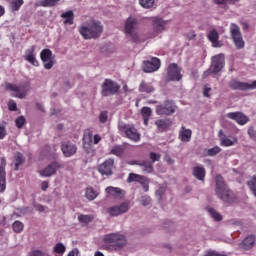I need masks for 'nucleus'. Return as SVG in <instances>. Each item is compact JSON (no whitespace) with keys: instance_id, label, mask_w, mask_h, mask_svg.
Returning <instances> with one entry per match:
<instances>
[{"instance_id":"nucleus-19","label":"nucleus","mask_w":256,"mask_h":256,"mask_svg":"<svg viewBox=\"0 0 256 256\" xmlns=\"http://www.w3.org/2000/svg\"><path fill=\"white\" fill-rule=\"evenodd\" d=\"M5 165H7V161L5 158H1V164H0V193H3L5 189H7V180L6 172H5Z\"/></svg>"},{"instance_id":"nucleus-38","label":"nucleus","mask_w":256,"mask_h":256,"mask_svg":"<svg viewBox=\"0 0 256 256\" xmlns=\"http://www.w3.org/2000/svg\"><path fill=\"white\" fill-rule=\"evenodd\" d=\"M23 3H24L23 0H12L10 2L11 11L12 12L19 11L21 9V5H23Z\"/></svg>"},{"instance_id":"nucleus-35","label":"nucleus","mask_w":256,"mask_h":256,"mask_svg":"<svg viewBox=\"0 0 256 256\" xmlns=\"http://www.w3.org/2000/svg\"><path fill=\"white\" fill-rule=\"evenodd\" d=\"M145 176L135 174V173H130L127 178V183H140V181L144 178Z\"/></svg>"},{"instance_id":"nucleus-2","label":"nucleus","mask_w":256,"mask_h":256,"mask_svg":"<svg viewBox=\"0 0 256 256\" xmlns=\"http://www.w3.org/2000/svg\"><path fill=\"white\" fill-rule=\"evenodd\" d=\"M79 33L84 39H97L103 33V24L98 20H91L89 24L79 27Z\"/></svg>"},{"instance_id":"nucleus-15","label":"nucleus","mask_w":256,"mask_h":256,"mask_svg":"<svg viewBox=\"0 0 256 256\" xmlns=\"http://www.w3.org/2000/svg\"><path fill=\"white\" fill-rule=\"evenodd\" d=\"M175 103L173 101H165L164 104L158 105L156 107L157 115H173L175 113Z\"/></svg>"},{"instance_id":"nucleus-51","label":"nucleus","mask_w":256,"mask_h":256,"mask_svg":"<svg viewBox=\"0 0 256 256\" xmlns=\"http://www.w3.org/2000/svg\"><path fill=\"white\" fill-rule=\"evenodd\" d=\"M150 159H151L150 163H152V165H153V163H155V161H159L161 159V155H159L155 152H151L150 153Z\"/></svg>"},{"instance_id":"nucleus-24","label":"nucleus","mask_w":256,"mask_h":256,"mask_svg":"<svg viewBox=\"0 0 256 256\" xmlns=\"http://www.w3.org/2000/svg\"><path fill=\"white\" fill-rule=\"evenodd\" d=\"M166 25L167 21L161 18H155L152 22L153 29L156 33H163V31H165Z\"/></svg>"},{"instance_id":"nucleus-10","label":"nucleus","mask_w":256,"mask_h":256,"mask_svg":"<svg viewBox=\"0 0 256 256\" xmlns=\"http://www.w3.org/2000/svg\"><path fill=\"white\" fill-rule=\"evenodd\" d=\"M129 209H131L129 202H123L120 205L109 207L107 209V213L110 217H119V215H125V213H128Z\"/></svg>"},{"instance_id":"nucleus-48","label":"nucleus","mask_w":256,"mask_h":256,"mask_svg":"<svg viewBox=\"0 0 256 256\" xmlns=\"http://www.w3.org/2000/svg\"><path fill=\"white\" fill-rule=\"evenodd\" d=\"M66 248L63 243H58L54 246L55 253H61L63 254L65 252Z\"/></svg>"},{"instance_id":"nucleus-20","label":"nucleus","mask_w":256,"mask_h":256,"mask_svg":"<svg viewBox=\"0 0 256 256\" xmlns=\"http://www.w3.org/2000/svg\"><path fill=\"white\" fill-rule=\"evenodd\" d=\"M208 40L212 43V47L220 48L223 47V43L219 41V32L216 29L211 30L207 34Z\"/></svg>"},{"instance_id":"nucleus-26","label":"nucleus","mask_w":256,"mask_h":256,"mask_svg":"<svg viewBox=\"0 0 256 256\" xmlns=\"http://www.w3.org/2000/svg\"><path fill=\"white\" fill-rule=\"evenodd\" d=\"M191 135H193V132L190 129H186L185 126H182L179 132V139L184 143H189V141H191Z\"/></svg>"},{"instance_id":"nucleus-33","label":"nucleus","mask_w":256,"mask_h":256,"mask_svg":"<svg viewBox=\"0 0 256 256\" xmlns=\"http://www.w3.org/2000/svg\"><path fill=\"white\" fill-rule=\"evenodd\" d=\"M61 0H41L36 3V7H55Z\"/></svg>"},{"instance_id":"nucleus-64","label":"nucleus","mask_w":256,"mask_h":256,"mask_svg":"<svg viewBox=\"0 0 256 256\" xmlns=\"http://www.w3.org/2000/svg\"><path fill=\"white\" fill-rule=\"evenodd\" d=\"M99 141H101L99 134L94 135V145H98Z\"/></svg>"},{"instance_id":"nucleus-50","label":"nucleus","mask_w":256,"mask_h":256,"mask_svg":"<svg viewBox=\"0 0 256 256\" xmlns=\"http://www.w3.org/2000/svg\"><path fill=\"white\" fill-rule=\"evenodd\" d=\"M141 111H142L143 117H151L153 113L150 107H143Z\"/></svg>"},{"instance_id":"nucleus-32","label":"nucleus","mask_w":256,"mask_h":256,"mask_svg":"<svg viewBox=\"0 0 256 256\" xmlns=\"http://www.w3.org/2000/svg\"><path fill=\"white\" fill-rule=\"evenodd\" d=\"M207 212L209 213L210 217L213 218L214 221L219 222L223 221V215L221 213L217 212L215 208L208 207L206 208Z\"/></svg>"},{"instance_id":"nucleus-59","label":"nucleus","mask_w":256,"mask_h":256,"mask_svg":"<svg viewBox=\"0 0 256 256\" xmlns=\"http://www.w3.org/2000/svg\"><path fill=\"white\" fill-rule=\"evenodd\" d=\"M5 135H7V130L5 129V127L0 126V139H3Z\"/></svg>"},{"instance_id":"nucleus-61","label":"nucleus","mask_w":256,"mask_h":256,"mask_svg":"<svg viewBox=\"0 0 256 256\" xmlns=\"http://www.w3.org/2000/svg\"><path fill=\"white\" fill-rule=\"evenodd\" d=\"M41 188L42 191H47L49 189V183L47 181L42 182Z\"/></svg>"},{"instance_id":"nucleus-57","label":"nucleus","mask_w":256,"mask_h":256,"mask_svg":"<svg viewBox=\"0 0 256 256\" xmlns=\"http://www.w3.org/2000/svg\"><path fill=\"white\" fill-rule=\"evenodd\" d=\"M204 256H227L225 254L218 253L217 251H208Z\"/></svg>"},{"instance_id":"nucleus-63","label":"nucleus","mask_w":256,"mask_h":256,"mask_svg":"<svg viewBox=\"0 0 256 256\" xmlns=\"http://www.w3.org/2000/svg\"><path fill=\"white\" fill-rule=\"evenodd\" d=\"M36 109H38V111H42V113H45V107H43L41 103H36Z\"/></svg>"},{"instance_id":"nucleus-60","label":"nucleus","mask_w":256,"mask_h":256,"mask_svg":"<svg viewBox=\"0 0 256 256\" xmlns=\"http://www.w3.org/2000/svg\"><path fill=\"white\" fill-rule=\"evenodd\" d=\"M67 256H79V249L74 248L72 251L68 253Z\"/></svg>"},{"instance_id":"nucleus-12","label":"nucleus","mask_w":256,"mask_h":256,"mask_svg":"<svg viewBox=\"0 0 256 256\" xmlns=\"http://www.w3.org/2000/svg\"><path fill=\"white\" fill-rule=\"evenodd\" d=\"M113 169H115V159L109 158L98 166V171L101 175L111 177L113 175Z\"/></svg>"},{"instance_id":"nucleus-42","label":"nucleus","mask_w":256,"mask_h":256,"mask_svg":"<svg viewBox=\"0 0 256 256\" xmlns=\"http://www.w3.org/2000/svg\"><path fill=\"white\" fill-rule=\"evenodd\" d=\"M167 191V186H162L160 185L158 190L156 191V197L158 198L159 201L163 199V196L165 195V192Z\"/></svg>"},{"instance_id":"nucleus-27","label":"nucleus","mask_w":256,"mask_h":256,"mask_svg":"<svg viewBox=\"0 0 256 256\" xmlns=\"http://www.w3.org/2000/svg\"><path fill=\"white\" fill-rule=\"evenodd\" d=\"M25 163V156L21 152L14 154V171H19V167Z\"/></svg>"},{"instance_id":"nucleus-18","label":"nucleus","mask_w":256,"mask_h":256,"mask_svg":"<svg viewBox=\"0 0 256 256\" xmlns=\"http://www.w3.org/2000/svg\"><path fill=\"white\" fill-rule=\"evenodd\" d=\"M228 119H232V121H236L238 125H245L249 122V117L245 116L242 112H230L226 114Z\"/></svg>"},{"instance_id":"nucleus-40","label":"nucleus","mask_w":256,"mask_h":256,"mask_svg":"<svg viewBox=\"0 0 256 256\" xmlns=\"http://www.w3.org/2000/svg\"><path fill=\"white\" fill-rule=\"evenodd\" d=\"M23 227L24 225L19 220H16L12 225L14 233H21V231H23Z\"/></svg>"},{"instance_id":"nucleus-25","label":"nucleus","mask_w":256,"mask_h":256,"mask_svg":"<svg viewBox=\"0 0 256 256\" xmlns=\"http://www.w3.org/2000/svg\"><path fill=\"white\" fill-rule=\"evenodd\" d=\"M240 245L242 249H244L245 251H249V249H253V245H255V236L253 235L247 236Z\"/></svg>"},{"instance_id":"nucleus-62","label":"nucleus","mask_w":256,"mask_h":256,"mask_svg":"<svg viewBox=\"0 0 256 256\" xmlns=\"http://www.w3.org/2000/svg\"><path fill=\"white\" fill-rule=\"evenodd\" d=\"M30 256H45V254H43V252H41L40 250H36L32 252Z\"/></svg>"},{"instance_id":"nucleus-39","label":"nucleus","mask_w":256,"mask_h":256,"mask_svg":"<svg viewBox=\"0 0 256 256\" xmlns=\"http://www.w3.org/2000/svg\"><path fill=\"white\" fill-rule=\"evenodd\" d=\"M140 203L142 207H149V205H151V196L142 195L140 198Z\"/></svg>"},{"instance_id":"nucleus-52","label":"nucleus","mask_w":256,"mask_h":256,"mask_svg":"<svg viewBox=\"0 0 256 256\" xmlns=\"http://www.w3.org/2000/svg\"><path fill=\"white\" fill-rule=\"evenodd\" d=\"M248 135L250 138H252L253 141H256V128L255 127H250L248 129Z\"/></svg>"},{"instance_id":"nucleus-46","label":"nucleus","mask_w":256,"mask_h":256,"mask_svg":"<svg viewBox=\"0 0 256 256\" xmlns=\"http://www.w3.org/2000/svg\"><path fill=\"white\" fill-rule=\"evenodd\" d=\"M78 221L80 223H91V221H93V216H91V215H80V216H78Z\"/></svg>"},{"instance_id":"nucleus-6","label":"nucleus","mask_w":256,"mask_h":256,"mask_svg":"<svg viewBox=\"0 0 256 256\" xmlns=\"http://www.w3.org/2000/svg\"><path fill=\"white\" fill-rule=\"evenodd\" d=\"M230 33L236 48L243 49L245 47V41H243V36L241 35V28L237 24H231Z\"/></svg>"},{"instance_id":"nucleus-54","label":"nucleus","mask_w":256,"mask_h":256,"mask_svg":"<svg viewBox=\"0 0 256 256\" xmlns=\"http://www.w3.org/2000/svg\"><path fill=\"white\" fill-rule=\"evenodd\" d=\"M99 119H100V123H107V119H108L107 111L101 112Z\"/></svg>"},{"instance_id":"nucleus-37","label":"nucleus","mask_w":256,"mask_h":256,"mask_svg":"<svg viewBox=\"0 0 256 256\" xmlns=\"http://www.w3.org/2000/svg\"><path fill=\"white\" fill-rule=\"evenodd\" d=\"M247 185L251 193L256 197V175H254L250 180L247 181Z\"/></svg>"},{"instance_id":"nucleus-43","label":"nucleus","mask_w":256,"mask_h":256,"mask_svg":"<svg viewBox=\"0 0 256 256\" xmlns=\"http://www.w3.org/2000/svg\"><path fill=\"white\" fill-rule=\"evenodd\" d=\"M140 185L145 193H149V178L145 177L141 179Z\"/></svg>"},{"instance_id":"nucleus-58","label":"nucleus","mask_w":256,"mask_h":256,"mask_svg":"<svg viewBox=\"0 0 256 256\" xmlns=\"http://www.w3.org/2000/svg\"><path fill=\"white\" fill-rule=\"evenodd\" d=\"M34 208L36 209V211H39V213H43V211H45V206L41 204H35Z\"/></svg>"},{"instance_id":"nucleus-21","label":"nucleus","mask_w":256,"mask_h":256,"mask_svg":"<svg viewBox=\"0 0 256 256\" xmlns=\"http://www.w3.org/2000/svg\"><path fill=\"white\" fill-rule=\"evenodd\" d=\"M24 59L28 61V63H31V65H34V67H39V62L37 58H35V46L26 50Z\"/></svg>"},{"instance_id":"nucleus-30","label":"nucleus","mask_w":256,"mask_h":256,"mask_svg":"<svg viewBox=\"0 0 256 256\" xmlns=\"http://www.w3.org/2000/svg\"><path fill=\"white\" fill-rule=\"evenodd\" d=\"M155 91V87L151 83H147L145 81H142L139 86V92L140 93H153Z\"/></svg>"},{"instance_id":"nucleus-5","label":"nucleus","mask_w":256,"mask_h":256,"mask_svg":"<svg viewBox=\"0 0 256 256\" xmlns=\"http://www.w3.org/2000/svg\"><path fill=\"white\" fill-rule=\"evenodd\" d=\"M101 95L102 97H111V95H117L121 85L111 79H105L101 85Z\"/></svg>"},{"instance_id":"nucleus-11","label":"nucleus","mask_w":256,"mask_h":256,"mask_svg":"<svg viewBox=\"0 0 256 256\" xmlns=\"http://www.w3.org/2000/svg\"><path fill=\"white\" fill-rule=\"evenodd\" d=\"M183 74H181V67L176 63H172L167 68V80L168 81H181Z\"/></svg>"},{"instance_id":"nucleus-1","label":"nucleus","mask_w":256,"mask_h":256,"mask_svg":"<svg viewBox=\"0 0 256 256\" xmlns=\"http://www.w3.org/2000/svg\"><path fill=\"white\" fill-rule=\"evenodd\" d=\"M215 183V193L218 199L223 201V203H228V205L237 201V196H235V193L225 184V179H223L221 175L216 176Z\"/></svg>"},{"instance_id":"nucleus-49","label":"nucleus","mask_w":256,"mask_h":256,"mask_svg":"<svg viewBox=\"0 0 256 256\" xmlns=\"http://www.w3.org/2000/svg\"><path fill=\"white\" fill-rule=\"evenodd\" d=\"M15 123L16 127H18V129H21V127L25 125V117L19 116L18 118H16Z\"/></svg>"},{"instance_id":"nucleus-17","label":"nucleus","mask_w":256,"mask_h":256,"mask_svg":"<svg viewBox=\"0 0 256 256\" xmlns=\"http://www.w3.org/2000/svg\"><path fill=\"white\" fill-rule=\"evenodd\" d=\"M61 151L64 157H73L77 153V144L69 141L61 143Z\"/></svg>"},{"instance_id":"nucleus-55","label":"nucleus","mask_w":256,"mask_h":256,"mask_svg":"<svg viewBox=\"0 0 256 256\" xmlns=\"http://www.w3.org/2000/svg\"><path fill=\"white\" fill-rule=\"evenodd\" d=\"M211 91V87H209V85H204L203 88V96L204 97H211V95H209V92Z\"/></svg>"},{"instance_id":"nucleus-36","label":"nucleus","mask_w":256,"mask_h":256,"mask_svg":"<svg viewBox=\"0 0 256 256\" xmlns=\"http://www.w3.org/2000/svg\"><path fill=\"white\" fill-rule=\"evenodd\" d=\"M97 195H99V193H97V191H95V189H93V187L86 189V198L89 201H94V199H97Z\"/></svg>"},{"instance_id":"nucleus-45","label":"nucleus","mask_w":256,"mask_h":256,"mask_svg":"<svg viewBox=\"0 0 256 256\" xmlns=\"http://www.w3.org/2000/svg\"><path fill=\"white\" fill-rule=\"evenodd\" d=\"M221 145L223 147H231L232 145H235V140H231L224 136L221 138Z\"/></svg>"},{"instance_id":"nucleus-34","label":"nucleus","mask_w":256,"mask_h":256,"mask_svg":"<svg viewBox=\"0 0 256 256\" xmlns=\"http://www.w3.org/2000/svg\"><path fill=\"white\" fill-rule=\"evenodd\" d=\"M155 125L158 129H161V131H165V129H169L171 127V121L170 120H157L155 122Z\"/></svg>"},{"instance_id":"nucleus-4","label":"nucleus","mask_w":256,"mask_h":256,"mask_svg":"<svg viewBox=\"0 0 256 256\" xmlns=\"http://www.w3.org/2000/svg\"><path fill=\"white\" fill-rule=\"evenodd\" d=\"M124 33L135 43L139 41V33H137V18L129 17L125 21Z\"/></svg>"},{"instance_id":"nucleus-7","label":"nucleus","mask_w":256,"mask_h":256,"mask_svg":"<svg viewBox=\"0 0 256 256\" xmlns=\"http://www.w3.org/2000/svg\"><path fill=\"white\" fill-rule=\"evenodd\" d=\"M118 129L121 133H125L128 139H131L132 141H139V133H137V129H135V127L119 122Z\"/></svg>"},{"instance_id":"nucleus-16","label":"nucleus","mask_w":256,"mask_h":256,"mask_svg":"<svg viewBox=\"0 0 256 256\" xmlns=\"http://www.w3.org/2000/svg\"><path fill=\"white\" fill-rule=\"evenodd\" d=\"M160 67H161V60H159V58H152L151 61L143 62L144 73H155V71H159Z\"/></svg>"},{"instance_id":"nucleus-41","label":"nucleus","mask_w":256,"mask_h":256,"mask_svg":"<svg viewBox=\"0 0 256 256\" xmlns=\"http://www.w3.org/2000/svg\"><path fill=\"white\" fill-rule=\"evenodd\" d=\"M139 3L144 9H151L155 3V0H139Z\"/></svg>"},{"instance_id":"nucleus-22","label":"nucleus","mask_w":256,"mask_h":256,"mask_svg":"<svg viewBox=\"0 0 256 256\" xmlns=\"http://www.w3.org/2000/svg\"><path fill=\"white\" fill-rule=\"evenodd\" d=\"M59 167V163L53 162L50 165H48L44 170L40 172V175L42 177H51L57 173V169Z\"/></svg>"},{"instance_id":"nucleus-13","label":"nucleus","mask_w":256,"mask_h":256,"mask_svg":"<svg viewBox=\"0 0 256 256\" xmlns=\"http://www.w3.org/2000/svg\"><path fill=\"white\" fill-rule=\"evenodd\" d=\"M223 67H225V54H218L212 57L211 63V71L214 75L223 71Z\"/></svg>"},{"instance_id":"nucleus-53","label":"nucleus","mask_w":256,"mask_h":256,"mask_svg":"<svg viewBox=\"0 0 256 256\" xmlns=\"http://www.w3.org/2000/svg\"><path fill=\"white\" fill-rule=\"evenodd\" d=\"M164 229H167L169 233H173V231H175V224H173V222H168L167 226V223H165Z\"/></svg>"},{"instance_id":"nucleus-31","label":"nucleus","mask_w":256,"mask_h":256,"mask_svg":"<svg viewBox=\"0 0 256 256\" xmlns=\"http://www.w3.org/2000/svg\"><path fill=\"white\" fill-rule=\"evenodd\" d=\"M62 19L64 20L65 25H73V18L75 17L72 10H68L61 14Z\"/></svg>"},{"instance_id":"nucleus-14","label":"nucleus","mask_w":256,"mask_h":256,"mask_svg":"<svg viewBox=\"0 0 256 256\" xmlns=\"http://www.w3.org/2000/svg\"><path fill=\"white\" fill-rule=\"evenodd\" d=\"M106 243H112L116 247H125L127 240L123 234H108L104 237Z\"/></svg>"},{"instance_id":"nucleus-47","label":"nucleus","mask_w":256,"mask_h":256,"mask_svg":"<svg viewBox=\"0 0 256 256\" xmlns=\"http://www.w3.org/2000/svg\"><path fill=\"white\" fill-rule=\"evenodd\" d=\"M111 153H113V155H116L117 157H121V155H123V147L115 146L114 148H112Z\"/></svg>"},{"instance_id":"nucleus-9","label":"nucleus","mask_w":256,"mask_h":256,"mask_svg":"<svg viewBox=\"0 0 256 256\" xmlns=\"http://www.w3.org/2000/svg\"><path fill=\"white\" fill-rule=\"evenodd\" d=\"M229 87L232 88L233 91H253V89H256V80L252 83L232 80L229 82Z\"/></svg>"},{"instance_id":"nucleus-44","label":"nucleus","mask_w":256,"mask_h":256,"mask_svg":"<svg viewBox=\"0 0 256 256\" xmlns=\"http://www.w3.org/2000/svg\"><path fill=\"white\" fill-rule=\"evenodd\" d=\"M218 153H221V148L219 146H215L207 150V155L209 157H215V155H218Z\"/></svg>"},{"instance_id":"nucleus-23","label":"nucleus","mask_w":256,"mask_h":256,"mask_svg":"<svg viewBox=\"0 0 256 256\" xmlns=\"http://www.w3.org/2000/svg\"><path fill=\"white\" fill-rule=\"evenodd\" d=\"M106 193L111 195L112 197H115V199H123L125 197V191L121 188L109 186L106 188Z\"/></svg>"},{"instance_id":"nucleus-56","label":"nucleus","mask_w":256,"mask_h":256,"mask_svg":"<svg viewBox=\"0 0 256 256\" xmlns=\"http://www.w3.org/2000/svg\"><path fill=\"white\" fill-rule=\"evenodd\" d=\"M8 108L10 111H15L17 109V103L13 100H10L8 103Z\"/></svg>"},{"instance_id":"nucleus-28","label":"nucleus","mask_w":256,"mask_h":256,"mask_svg":"<svg viewBox=\"0 0 256 256\" xmlns=\"http://www.w3.org/2000/svg\"><path fill=\"white\" fill-rule=\"evenodd\" d=\"M139 167H142L144 173H153V162L149 160H140Z\"/></svg>"},{"instance_id":"nucleus-8","label":"nucleus","mask_w":256,"mask_h":256,"mask_svg":"<svg viewBox=\"0 0 256 256\" xmlns=\"http://www.w3.org/2000/svg\"><path fill=\"white\" fill-rule=\"evenodd\" d=\"M40 59L44 65V69L49 71L53 69L55 65V56H53V52L50 49H44L40 52Z\"/></svg>"},{"instance_id":"nucleus-3","label":"nucleus","mask_w":256,"mask_h":256,"mask_svg":"<svg viewBox=\"0 0 256 256\" xmlns=\"http://www.w3.org/2000/svg\"><path fill=\"white\" fill-rule=\"evenodd\" d=\"M5 89L6 91H13L16 93L15 97H18V99H25L27 93L31 91V84H29V82H23L17 86L15 84L6 83Z\"/></svg>"},{"instance_id":"nucleus-29","label":"nucleus","mask_w":256,"mask_h":256,"mask_svg":"<svg viewBox=\"0 0 256 256\" xmlns=\"http://www.w3.org/2000/svg\"><path fill=\"white\" fill-rule=\"evenodd\" d=\"M193 175L198 181H205V168L203 167H194L193 168Z\"/></svg>"}]
</instances>
